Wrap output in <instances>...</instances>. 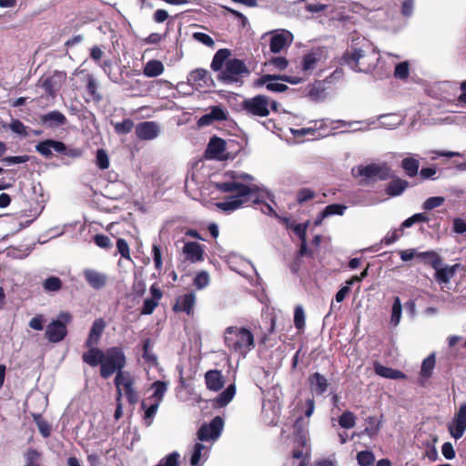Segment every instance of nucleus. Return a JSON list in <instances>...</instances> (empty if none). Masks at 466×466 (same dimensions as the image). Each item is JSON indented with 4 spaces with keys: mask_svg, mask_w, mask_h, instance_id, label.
Here are the masks:
<instances>
[{
    "mask_svg": "<svg viewBox=\"0 0 466 466\" xmlns=\"http://www.w3.org/2000/svg\"><path fill=\"white\" fill-rule=\"evenodd\" d=\"M180 454L173 451L163 457L155 466H179Z\"/></svg>",
    "mask_w": 466,
    "mask_h": 466,
    "instance_id": "nucleus-49",
    "label": "nucleus"
},
{
    "mask_svg": "<svg viewBox=\"0 0 466 466\" xmlns=\"http://www.w3.org/2000/svg\"><path fill=\"white\" fill-rule=\"evenodd\" d=\"M34 421L37 425V428L42 434L43 437L47 438L51 433V426L50 424L43 420L41 414H34Z\"/></svg>",
    "mask_w": 466,
    "mask_h": 466,
    "instance_id": "nucleus-48",
    "label": "nucleus"
},
{
    "mask_svg": "<svg viewBox=\"0 0 466 466\" xmlns=\"http://www.w3.org/2000/svg\"><path fill=\"white\" fill-rule=\"evenodd\" d=\"M168 383L162 380H157L153 382L150 386V389L153 390L152 395L147 398V400L157 402L161 404L164 396L167 390Z\"/></svg>",
    "mask_w": 466,
    "mask_h": 466,
    "instance_id": "nucleus-27",
    "label": "nucleus"
},
{
    "mask_svg": "<svg viewBox=\"0 0 466 466\" xmlns=\"http://www.w3.org/2000/svg\"><path fill=\"white\" fill-rule=\"evenodd\" d=\"M159 132V125L153 121L141 122L136 127V135L142 140L155 139Z\"/></svg>",
    "mask_w": 466,
    "mask_h": 466,
    "instance_id": "nucleus-12",
    "label": "nucleus"
},
{
    "mask_svg": "<svg viewBox=\"0 0 466 466\" xmlns=\"http://www.w3.org/2000/svg\"><path fill=\"white\" fill-rule=\"evenodd\" d=\"M143 354L142 358L146 362L152 366H156L157 364V357L151 350V340L150 339H146L143 341Z\"/></svg>",
    "mask_w": 466,
    "mask_h": 466,
    "instance_id": "nucleus-41",
    "label": "nucleus"
},
{
    "mask_svg": "<svg viewBox=\"0 0 466 466\" xmlns=\"http://www.w3.org/2000/svg\"><path fill=\"white\" fill-rule=\"evenodd\" d=\"M339 424L344 429H351L356 424V417L351 411H344L339 418Z\"/></svg>",
    "mask_w": 466,
    "mask_h": 466,
    "instance_id": "nucleus-47",
    "label": "nucleus"
},
{
    "mask_svg": "<svg viewBox=\"0 0 466 466\" xmlns=\"http://www.w3.org/2000/svg\"><path fill=\"white\" fill-rule=\"evenodd\" d=\"M445 199L443 197H431L425 200L422 205L423 209L431 210L435 208L441 207L444 203Z\"/></svg>",
    "mask_w": 466,
    "mask_h": 466,
    "instance_id": "nucleus-63",
    "label": "nucleus"
},
{
    "mask_svg": "<svg viewBox=\"0 0 466 466\" xmlns=\"http://www.w3.org/2000/svg\"><path fill=\"white\" fill-rule=\"evenodd\" d=\"M9 128L15 134L22 136V137H27L28 127H25L23 122H21L19 119H14L9 125Z\"/></svg>",
    "mask_w": 466,
    "mask_h": 466,
    "instance_id": "nucleus-57",
    "label": "nucleus"
},
{
    "mask_svg": "<svg viewBox=\"0 0 466 466\" xmlns=\"http://www.w3.org/2000/svg\"><path fill=\"white\" fill-rule=\"evenodd\" d=\"M410 69L408 62H400L396 65L394 70V76L400 79H406L409 77Z\"/></svg>",
    "mask_w": 466,
    "mask_h": 466,
    "instance_id": "nucleus-59",
    "label": "nucleus"
},
{
    "mask_svg": "<svg viewBox=\"0 0 466 466\" xmlns=\"http://www.w3.org/2000/svg\"><path fill=\"white\" fill-rule=\"evenodd\" d=\"M352 175L354 177H363L366 178L377 177L380 180H387L391 177V171L386 164L381 166L370 164L367 166H359L357 169L353 168Z\"/></svg>",
    "mask_w": 466,
    "mask_h": 466,
    "instance_id": "nucleus-9",
    "label": "nucleus"
},
{
    "mask_svg": "<svg viewBox=\"0 0 466 466\" xmlns=\"http://www.w3.org/2000/svg\"><path fill=\"white\" fill-rule=\"evenodd\" d=\"M241 108L248 116H268L269 115V99L266 96L258 95L245 99L241 103Z\"/></svg>",
    "mask_w": 466,
    "mask_h": 466,
    "instance_id": "nucleus-5",
    "label": "nucleus"
},
{
    "mask_svg": "<svg viewBox=\"0 0 466 466\" xmlns=\"http://www.w3.org/2000/svg\"><path fill=\"white\" fill-rule=\"evenodd\" d=\"M72 319L70 313L61 312L57 319L49 323L46 329V338L53 343L62 341L67 334L66 324Z\"/></svg>",
    "mask_w": 466,
    "mask_h": 466,
    "instance_id": "nucleus-6",
    "label": "nucleus"
},
{
    "mask_svg": "<svg viewBox=\"0 0 466 466\" xmlns=\"http://www.w3.org/2000/svg\"><path fill=\"white\" fill-rule=\"evenodd\" d=\"M63 149V142L55 139H46L35 146V150L46 158L53 157V150L56 153Z\"/></svg>",
    "mask_w": 466,
    "mask_h": 466,
    "instance_id": "nucleus-15",
    "label": "nucleus"
},
{
    "mask_svg": "<svg viewBox=\"0 0 466 466\" xmlns=\"http://www.w3.org/2000/svg\"><path fill=\"white\" fill-rule=\"evenodd\" d=\"M127 365L125 352L120 347H111L105 351V357L100 366V376L108 379L114 373L122 370Z\"/></svg>",
    "mask_w": 466,
    "mask_h": 466,
    "instance_id": "nucleus-4",
    "label": "nucleus"
},
{
    "mask_svg": "<svg viewBox=\"0 0 466 466\" xmlns=\"http://www.w3.org/2000/svg\"><path fill=\"white\" fill-rule=\"evenodd\" d=\"M448 430L455 440H459L463 436L466 431V402L461 404L452 422L449 424Z\"/></svg>",
    "mask_w": 466,
    "mask_h": 466,
    "instance_id": "nucleus-10",
    "label": "nucleus"
},
{
    "mask_svg": "<svg viewBox=\"0 0 466 466\" xmlns=\"http://www.w3.org/2000/svg\"><path fill=\"white\" fill-rule=\"evenodd\" d=\"M401 317V302L399 297L394 298L390 321L393 325L397 326L400 323Z\"/></svg>",
    "mask_w": 466,
    "mask_h": 466,
    "instance_id": "nucleus-52",
    "label": "nucleus"
},
{
    "mask_svg": "<svg viewBox=\"0 0 466 466\" xmlns=\"http://www.w3.org/2000/svg\"><path fill=\"white\" fill-rule=\"evenodd\" d=\"M320 60V54L319 52H310L306 54L302 59V70L305 74L311 72Z\"/></svg>",
    "mask_w": 466,
    "mask_h": 466,
    "instance_id": "nucleus-37",
    "label": "nucleus"
},
{
    "mask_svg": "<svg viewBox=\"0 0 466 466\" xmlns=\"http://www.w3.org/2000/svg\"><path fill=\"white\" fill-rule=\"evenodd\" d=\"M380 430V421L375 416H369L366 419V427L362 433L369 437H374L378 435Z\"/></svg>",
    "mask_w": 466,
    "mask_h": 466,
    "instance_id": "nucleus-40",
    "label": "nucleus"
},
{
    "mask_svg": "<svg viewBox=\"0 0 466 466\" xmlns=\"http://www.w3.org/2000/svg\"><path fill=\"white\" fill-rule=\"evenodd\" d=\"M309 382L312 390L318 395L323 394L329 387L327 379L320 373L315 372L309 377Z\"/></svg>",
    "mask_w": 466,
    "mask_h": 466,
    "instance_id": "nucleus-26",
    "label": "nucleus"
},
{
    "mask_svg": "<svg viewBox=\"0 0 466 466\" xmlns=\"http://www.w3.org/2000/svg\"><path fill=\"white\" fill-rule=\"evenodd\" d=\"M224 420L220 416H216L209 423H204L198 429L197 435L200 441H217L223 430Z\"/></svg>",
    "mask_w": 466,
    "mask_h": 466,
    "instance_id": "nucleus-8",
    "label": "nucleus"
},
{
    "mask_svg": "<svg viewBox=\"0 0 466 466\" xmlns=\"http://www.w3.org/2000/svg\"><path fill=\"white\" fill-rule=\"evenodd\" d=\"M127 381H133L128 372L123 371L122 370L116 373L114 382L116 388L120 387L121 389H123L126 386Z\"/></svg>",
    "mask_w": 466,
    "mask_h": 466,
    "instance_id": "nucleus-62",
    "label": "nucleus"
},
{
    "mask_svg": "<svg viewBox=\"0 0 466 466\" xmlns=\"http://www.w3.org/2000/svg\"><path fill=\"white\" fill-rule=\"evenodd\" d=\"M105 328L106 322L103 319H95L85 342V346H97Z\"/></svg>",
    "mask_w": 466,
    "mask_h": 466,
    "instance_id": "nucleus-20",
    "label": "nucleus"
},
{
    "mask_svg": "<svg viewBox=\"0 0 466 466\" xmlns=\"http://www.w3.org/2000/svg\"><path fill=\"white\" fill-rule=\"evenodd\" d=\"M364 56V53L361 49L353 48L351 51H347L343 55L344 62L349 65L354 70H360L358 66L359 60Z\"/></svg>",
    "mask_w": 466,
    "mask_h": 466,
    "instance_id": "nucleus-33",
    "label": "nucleus"
},
{
    "mask_svg": "<svg viewBox=\"0 0 466 466\" xmlns=\"http://www.w3.org/2000/svg\"><path fill=\"white\" fill-rule=\"evenodd\" d=\"M309 225V221H306L305 223H300L297 225H293V233L296 234L299 240L300 246L298 251L299 257H312L313 252L308 248L307 244V228Z\"/></svg>",
    "mask_w": 466,
    "mask_h": 466,
    "instance_id": "nucleus-13",
    "label": "nucleus"
},
{
    "mask_svg": "<svg viewBox=\"0 0 466 466\" xmlns=\"http://www.w3.org/2000/svg\"><path fill=\"white\" fill-rule=\"evenodd\" d=\"M159 406L160 404L157 402L151 401L150 405L147 406L145 400L142 401L141 407L145 410L144 420L147 426H150L152 424L153 418L155 417Z\"/></svg>",
    "mask_w": 466,
    "mask_h": 466,
    "instance_id": "nucleus-39",
    "label": "nucleus"
},
{
    "mask_svg": "<svg viewBox=\"0 0 466 466\" xmlns=\"http://www.w3.org/2000/svg\"><path fill=\"white\" fill-rule=\"evenodd\" d=\"M207 388L213 391H218L224 386V379L220 370H210L205 374Z\"/></svg>",
    "mask_w": 466,
    "mask_h": 466,
    "instance_id": "nucleus-23",
    "label": "nucleus"
},
{
    "mask_svg": "<svg viewBox=\"0 0 466 466\" xmlns=\"http://www.w3.org/2000/svg\"><path fill=\"white\" fill-rule=\"evenodd\" d=\"M209 284V275L207 271L198 272L194 279V285L198 289H203Z\"/></svg>",
    "mask_w": 466,
    "mask_h": 466,
    "instance_id": "nucleus-56",
    "label": "nucleus"
},
{
    "mask_svg": "<svg viewBox=\"0 0 466 466\" xmlns=\"http://www.w3.org/2000/svg\"><path fill=\"white\" fill-rule=\"evenodd\" d=\"M182 251L186 256L187 260L190 261L191 263H197L204 260V249L202 246L198 242H186Z\"/></svg>",
    "mask_w": 466,
    "mask_h": 466,
    "instance_id": "nucleus-14",
    "label": "nucleus"
},
{
    "mask_svg": "<svg viewBox=\"0 0 466 466\" xmlns=\"http://www.w3.org/2000/svg\"><path fill=\"white\" fill-rule=\"evenodd\" d=\"M392 180L387 185L385 192L390 197L401 195L409 187V182L391 174Z\"/></svg>",
    "mask_w": 466,
    "mask_h": 466,
    "instance_id": "nucleus-24",
    "label": "nucleus"
},
{
    "mask_svg": "<svg viewBox=\"0 0 466 466\" xmlns=\"http://www.w3.org/2000/svg\"><path fill=\"white\" fill-rule=\"evenodd\" d=\"M252 201L254 204L259 205V208L262 213L278 217L279 218V220L287 227V228L288 229L289 228V227H290L289 218L279 217L277 215V213L275 212L271 204L264 202L258 198H254Z\"/></svg>",
    "mask_w": 466,
    "mask_h": 466,
    "instance_id": "nucleus-35",
    "label": "nucleus"
},
{
    "mask_svg": "<svg viewBox=\"0 0 466 466\" xmlns=\"http://www.w3.org/2000/svg\"><path fill=\"white\" fill-rule=\"evenodd\" d=\"M347 209V207L343 204H330L324 208V216L339 215L342 216Z\"/></svg>",
    "mask_w": 466,
    "mask_h": 466,
    "instance_id": "nucleus-55",
    "label": "nucleus"
},
{
    "mask_svg": "<svg viewBox=\"0 0 466 466\" xmlns=\"http://www.w3.org/2000/svg\"><path fill=\"white\" fill-rule=\"evenodd\" d=\"M98 84L92 76L88 77L86 90L96 102L102 100V96L97 92Z\"/></svg>",
    "mask_w": 466,
    "mask_h": 466,
    "instance_id": "nucleus-53",
    "label": "nucleus"
},
{
    "mask_svg": "<svg viewBox=\"0 0 466 466\" xmlns=\"http://www.w3.org/2000/svg\"><path fill=\"white\" fill-rule=\"evenodd\" d=\"M248 73L242 60L232 58L226 62L225 68L218 74V79L225 84H231L238 81V76Z\"/></svg>",
    "mask_w": 466,
    "mask_h": 466,
    "instance_id": "nucleus-7",
    "label": "nucleus"
},
{
    "mask_svg": "<svg viewBox=\"0 0 466 466\" xmlns=\"http://www.w3.org/2000/svg\"><path fill=\"white\" fill-rule=\"evenodd\" d=\"M318 129L315 127H304L300 129H293V141L296 143L303 142V137L310 136L311 140L316 139Z\"/></svg>",
    "mask_w": 466,
    "mask_h": 466,
    "instance_id": "nucleus-42",
    "label": "nucleus"
},
{
    "mask_svg": "<svg viewBox=\"0 0 466 466\" xmlns=\"http://www.w3.org/2000/svg\"><path fill=\"white\" fill-rule=\"evenodd\" d=\"M305 312L301 306H296L293 316V322L299 333L303 332L305 328Z\"/></svg>",
    "mask_w": 466,
    "mask_h": 466,
    "instance_id": "nucleus-45",
    "label": "nucleus"
},
{
    "mask_svg": "<svg viewBox=\"0 0 466 466\" xmlns=\"http://www.w3.org/2000/svg\"><path fill=\"white\" fill-rule=\"evenodd\" d=\"M357 461L360 466H370L374 462L375 457L371 451H362L358 452Z\"/></svg>",
    "mask_w": 466,
    "mask_h": 466,
    "instance_id": "nucleus-54",
    "label": "nucleus"
},
{
    "mask_svg": "<svg viewBox=\"0 0 466 466\" xmlns=\"http://www.w3.org/2000/svg\"><path fill=\"white\" fill-rule=\"evenodd\" d=\"M315 410L314 398H309L305 401V410H303L305 417H299L293 423V429L296 430L295 440L293 444H297L298 448L293 447V459H300L299 466H309L310 458V446L308 443V427L309 424V417Z\"/></svg>",
    "mask_w": 466,
    "mask_h": 466,
    "instance_id": "nucleus-2",
    "label": "nucleus"
},
{
    "mask_svg": "<svg viewBox=\"0 0 466 466\" xmlns=\"http://www.w3.org/2000/svg\"><path fill=\"white\" fill-rule=\"evenodd\" d=\"M287 43L286 37L282 33H276L270 38L269 48L272 53H279Z\"/></svg>",
    "mask_w": 466,
    "mask_h": 466,
    "instance_id": "nucleus-43",
    "label": "nucleus"
},
{
    "mask_svg": "<svg viewBox=\"0 0 466 466\" xmlns=\"http://www.w3.org/2000/svg\"><path fill=\"white\" fill-rule=\"evenodd\" d=\"M41 123L49 128H56L66 124V116L57 110L50 111L40 117Z\"/></svg>",
    "mask_w": 466,
    "mask_h": 466,
    "instance_id": "nucleus-18",
    "label": "nucleus"
},
{
    "mask_svg": "<svg viewBox=\"0 0 466 466\" xmlns=\"http://www.w3.org/2000/svg\"><path fill=\"white\" fill-rule=\"evenodd\" d=\"M195 302H196V296L194 293L190 292V293L185 294L183 296H180L177 299V302L174 305L173 309L175 311H184L187 315H190L193 310Z\"/></svg>",
    "mask_w": 466,
    "mask_h": 466,
    "instance_id": "nucleus-25",
    "label": "nucleus"
},
{
    "mask_svg": "<svg viewBox=\"0 0 466 466\" xmlns=\"http://www.w3.org/2000/svg\"><path fill=\"white\" fill-rule=\"evenodd\" d=\"M374 370L377 375L392 380L405 379L406 375L398 370H394L380 363L375 364Z\"/></svg>",
    "mask_w": 466,
    "mask_h": 466,
    "instance_id": "nucleus-30",
    "label": "nucleus"
},
{
    "mask_svg": "<svg viewBox=\"0 0 466 466\" xmlns=\"http://www.w3.org/2000/svg\"><path fill=\"white\" fill-rule=\"evenodd\" d=\"M224 341L230 351L245 358L254 347V336L246 328L230 326L225 329Z\"/></svg>",
    "mask_w": 466,
    "mask_h": 466,
    "instance_id": "nucleus-3",
    "label": "nucleus"
},
{
    "mask_svg": "<svg viewBox=\"0 0 466 466\" xmlns=\"http://www.w3.org/2000/svg\"><path fill=\"white\" fill-rule=\"evenodd\" d=\"M59 154L70 158H79L83 156V150L78 147H68L63 142V149L58 151Z\"/></svg>",
    "mask_w": 466,
    "mask_h": 466,
    "instance_id": "nucleus-58",
    "label": "nucleus"
},
{
    "mask_svg": "<svg viewBox=\"0 0 466 466\" xmlns=\"http://www.w3.org/2000/svg\"><path fill=\"white\" fill-rule=\"evenodd\" d=\"M84 277L89 286L95 289H101L107 282L106 274L91 268L84 270Z\"/></svg>",
    "mask_w": 466,
    "mask_h": 466,
    "instance_id": "nucleus-16",
    "label": "nucleus"
},
{
    "mask_svg": "<svg viewBox=\"0 0 466 466\" xmlns=\"http://www.w3.org/2000/svg\"><path fill=\"white\" fill-rule=\"evenodd\" d=\"M230 56V51L226 48H222L217 51V53L214 55L212 62H211V68L219 73L222 71V66L228 60V56Z\"/></svg>",
    "mask_w": 466,
    "mask_h": 466,
    "instance_id": "nucleus-34",
    "label": "nucleus"
},
{
    "mask_svg": "<svg viewBox=\"0 0 466 466\" xmlns=\"http://www.w3.org/2000/svg\"><path fill=\"white\" fill-rule=\"evenodd\" d=\"M164 72V66L158 60H150L145 66L143 73L147 77H156L160 76Z\"/></svg>",
    "mask_w": 466,
    "mask_h": 466,
    "instance_id": "nucleus-36",
    "label": "nucleus"
},
{
    "mask_svg": "<svg viewBox=\"0 0 466 466\" xmlns=\"http://www.w3.org/2000/svg\"><path fill=\"white\" fill-rule=\"evenodd\" d=\"M228 118V111L219 106L210 107L208 113L200 116L197 122L198 127H208L215 121H223Z\"/></svg>",
    "mask_w": 466,
    "mask_h": 466,
    "instance_id": "nucleus-11",
    "label": "nucleus"
},
{
    "mask_svg": "<svg viewBox=\"0 0 466 466\" xmlns=\"http://www.w3.org/2000/svg\"><path fill=\"white\" fill-rule=\"evenodd\" d=\"M96 165L98 168L104 170L109 167V157L106 151L103 148L96 150Z\"/></svg>",
    "mask_w": 466,
    "mask_h": 466,
    "instance_id": "nucleus-50",
    "label": "nucleus"
},
{
    "mask_svg": "<svg viewBox=\"0 0 466 466\" xmlns=\"http://www.w3.org/2000/svg\"><path fill=\"white\" fill-rule=\"evenodd\" d=\"M210 80L208 71L202 68L192 70L187 76V82L198 87L208 86Z\"/></svg>",
    "mask_w": 466,
    "mask_h": 466,
    "instance_id": "nucleus-22",
    "label": "nucleus"
},
{
    "mask_svg": "<svg viewBox=\"0 0 466 466\" xmlns=\"http://www.w3.org/2000/svg\"><path fill=\"white\" fill-rule=\"evenodd\" d=\"M459 268L460 264L445 267L439 266L435 268L434 278L439 284H447L455 276Z\"/></svg>",
    "mask_w": 466,
    "mask_h": 466,
    "instance_id": "nucleus-21",
    "label": "nucleus"
},
{
    "mask_svg": "<svg viewBox=\"0 0 466 466\" xmlns=\"http://www.w3.org/2000/svg\"><path fill=\"white\" fill-rule=\"evenodd\" d=\"M416 258H420L426 265L431 266L433 269L437 268L439 266H442L441 257L434 250L419 252Z\"/></svg>",
    "mask_w": 466,
    "mask_h": 466,
    "instance_id": "nucleus-29",
    "label": "nucleus"
},
{
    "mask_svg": "<svg viewBox=\"0 0 466 466\" xmlns=\"http://www.w3.org/2000/svg\"><path fill=\"white\" fill-rule=\"evenodd\" d=\"M43 288L47 292H56L62 288V281L58 277L51 276L45 279Z\"/></svg>",
    "mask_w": 466,
    "mask_h": 466,
    "instance_id": "nucleus-46",
    "label": "nucleus"
},
{
    "mask_svg": "<svg viewBox=\"0 0 466 466\" xmlns=\"http://www.w3.org/2000/svg\"><path fill=\"white\" fill-rule=\"evenodd\" d=\"M280 79L278 76L265 75L260 78L262 84H266L268 90L272 92H283L288 89V86L282 83L278 82Z\"/></svg>",
    "mask_w": 466,
    "mask_h": 466,
    "instance_id": "nucleus-31",
    "label": "nucleus"
},
{
    "mask_svg": "<svg viewBox=\"0 0 466 466\" xmlns=\"http://www.w3.org/2000/svg\"><path fill=\"white\" fill-rule=\"evenodd\" d=\"M214 188L221 193H233L224 201L217 203V207L227 212L239 208L246 201V198L259 190L257 185H246L236 179L215 181L212 183Z\"/></svg>",
    "mask_w": 466,
    "mask_h": 466,
    "instance_id": "nucleus-1",
    "label": "nucleus"
},
{
    "mask_svg": "<svg viewBox=\"0 0 466 466\" xmlns=\"http://www.w3.org/2000/svg\"><path fill=\"white\" fill-rule=\"evenodd\" d=\"M236 394L235 384H229L216 399V402L219 407L228 405Z\"/></svg>",
    "mask_w": 466,
    "mask_h": 466,
    "instance_id": "nucleus-38",
    "label": "nucleus"
},
{
    "mask_svg": "<svg viewBox=\"0 0 466 466\" xmlns=\"http://www.w3.org/2000/svg\"><path fill=\"white\" fill-rule=\"evenodd\" d=\"M39 458L40 453L34 449L28 450L25 455V466H41L38 462Z\"/></svg>",
    "mask_w": 466,
    "mask_h": 466,
    "instance_id": "nucleus-60",
    "label": "nucleus"
},
{
    "mask_svg": "<svg viewBox=\"0 0 466 466\" xmlns=\"http://www.w3.org/2000/svg\"><path fill=\"white\" fill-rule=\"evenodd\" d=\"M133 127L134 122L129 118H126L122 122H116L114 124L115 131L119 135L128 134L131 132Z\"/></svg>",
    "mask_w": 466,
    "mask_h": 466,
    "instance_id": "nucleus-51",
    "label": "nucleus"
},
{
    "mask_svg": "<svg viewBox=\"0 0 466 466\" xmlns=\"http://www.w3.org/2000/svg\"><path fill=\"white\" fill-rule=\"evenodd\" d=\"M210 447L201 442H197L193 446L190 465L191 466H203L204 462L208 460Z\"/></svg>",
    "mask_w": 466,
    "mask_h": 466,
    "instance_id": "nucleus-17",
    "label": "nucleus"
},
{
    "mask_svg": "<svg viewBox=\"0 0 466 466\" xmlns=\"http://www.w3.org/2000/svg\"><path fill=\"white\" fill-rule=\"evenodd\" d=\"M192 37L194 40L203 44L206 46L213 48L215 46V42L212 39V37L205 33L202 32H195L192 35Z\"/></svg>",
    "mask_w": 466,
    "mask_h": 466,
    "instance_id": "nucleus-61",
    "label": "nucleus"
},
{
    "mask_svg": "<svg viewBox=\"0 0 466 466\" xmlns=\"http://www.w3.org/2000/svg\"><path fill=\"white\" fill-rule=\"evenodd\" d=\"M86 347L88 350L83 353V361L91 367H96L98 364L101 366L105 357V351L94 345Z\"/></svg>",
    "mask_w": 466,
    "mask_h": 466,
    "instance_id": "nucleus-19",
    "label": "nucleus"
},
{
    "mask_svg": "<svg viewBox=\"0 0 466 466\" xmlns=\"http://www.w3.org/2000/svg\"><path fill=\"white\" fill-rule=\"evenodd\" d=\"M436 360L434 353L429 355L421 364L420 375L423 378H430L435 367Z\"/></svg>",
    "mask_w": 466,
    "mask_h": 466,
    "instance_id": "nucleus-44",
    "label": "nucleus"
},
{
    "mask_svg": "<svg viewBox=\"0 0 466 466\" xmlns=\"http://www.w3.org/2000/svg\"><path fill=\"white\" fill-rule=\"evenodd\" d=\"M226 149V142L218 137H212L208 144L207 154L212 157H218Z\"/></svg>",
    "mask_w": 466,
    "mask_h": 466,
    "instance_id": "nucleus-28",
    "label": "nucleus"
},
{
    "mask_svg": "<svg viewBox=\"0 0 466 466\" xmlns=\"http://www.w3.org/2000/svg\"><path fill=\"white\" fill-rule=\"evenodd\" d=\"M125 390V395L130 404H135L137 400L138 396L137 391L133 388V381H127L126 386L123 388Z\"/></svg>",
    "mask_w": 466,
    "mask_h": 466,
    "instance_id": "nucleus-64",
    "label": "nucleus"
},
{
    "mask_svg": "<svg viewBox=\"0 0 466 466\" xmlns=\"http://www.w3.org/2000/svg\"><path fill=\"white\" fill-rule=\"evenodd\" d=\"M400 167L408 177H414L419 173L420 162L412 157H407L401 160Z\"/></svg>",
    "mask_w": 466,
    "mask_h": 466,
    "instance_id": "nucleus-32",
    "label": "nucleus"
}]
</instances>
